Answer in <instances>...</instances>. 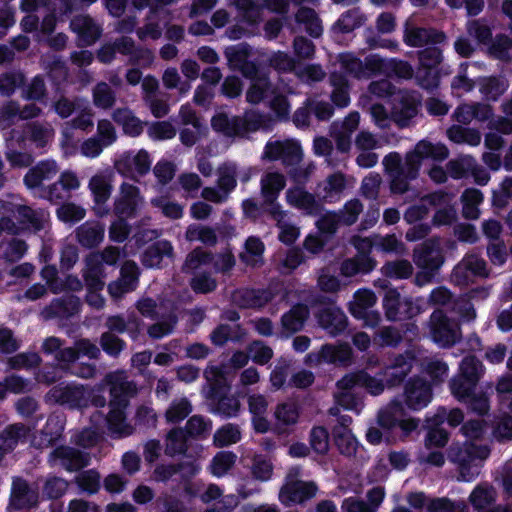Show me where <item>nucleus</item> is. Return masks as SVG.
Segmentation results:
<instances>
[{
    "label": "nucleus",
    "instance_id": "9b49d317",
    "mask_svg": "<svg viewBox=\"0 0 512 512\" xmlns=\"http://www.w3.org/2000/svg\"><path fill=\"white\" fill-rule=\"evenodd\" d=\"M40 502L38 487H32L22 477H15L12 481L9 506L16 511L37 508Z\"/></svg>",
    "mask_w": 512,
    "mask_h": 512
},
{
    "label": "nucleus",
    "instance_id": "39448f33",
    "mask_svg": "<svg viewBox=\"0 0 512 512\" xmlns=\"http://www.w3.org/2000/svg\"><path fill=\"white\" fill-rule=\"evenodd\" d=\"M263 116L257 110H247L242 116L229 117L226 113L215 114L211 119V127L215 132L227 137H244L250 132L259 130Z\"/></svg>",
    "mask_w": 512,
    "mask_h": 512
},
{
    "label": "nucleus",
    "instance_id": "a211bd4d",
    "mask_svg": "<svg viewBox=\"0 0 512 512\" xmlns=\"http://www.w3.org/2000/svg\"><path fill=\"white\" fill-rule=\"evenodd\" d=\"M58 172L55 160H42L31 167L23 178V182L29 189H40L43 181L51 180Z\"/></svg>",
    "mask_w": 512,
    "mask_h": 512
},
{
    "label": "nucleus",
    "instance_id": "c756f323",
    "mask_svg": "<svg viewBox=\"0 0 512 512\" xmlns=\"http://www.w3.org/2000/svg\"><path fill=\"white\" fill-rule=\"evenodd\" d=\"M496 490L489 484H479L471 492L469 501L475 510L485 512L496 501Z\"/></svg>",
    "mask_w": 512,
    "mask_h": 512
},
{
    "label": "nucleus",
    "instance_id": "72a5a7b5",
    "mask_svg": "<svg viewBox=\"0 0 512 512\" xmlns=\"http://www.w3.org/2000/svg\"><path fill=\"white\" fill-rule=\"evenodd\" d=\"M29 432L30 429L23 423L9 424L0 432V442L12 452L20 441L26 440Z\"/></svg>",
    "mask_w": 512,
    "mask_h": 512
},
{
    "label": "nucleus",
    "instance_id": "13d9d810",
    "mask_svg": "<svg viewBox=\"0 0 512 512\" xmlns=\"http://www.w3.org/2000/svg\"><path fill=\"white\" fill-rule=\"evenodd\" d=\"M309 443L311 448L321 455L329 450V432L324 426H314L310 431Z\"/></svg>",
    "mask_w": 512,
    "mask_h": 512
},
{
    "label": "nucleus",
    "instance_id": "4be33fe9",
    "mask_svg": "<svg viewBox=\"0 0 512 512\" xmlns=\"http://www.w3.org/2000/svg\"><path fill=\"white\" fill-rule=\"evenodd\" d=\"M310 311L306 304L296 303L281 316V325L285 332L294 334L301 331L309 318Z\"/></svg>",
    "mask_w": 512,
    "mask_h": 512
},
{
    "label": "nucleus",
    "instance_id": "a878e982",
    "mask_svg": "<svg viewBox=\"0 0 512 512\" xmlns=\"http://www.w3.org/2000/svg\"><path fill=\"white\" fill-rule=\"evenodd\" d=\"M105 421L109 435L114 439L128 437L134 432V427L127 421L126 410L109 409Z\"/></svg>",
    "mask_w": 512,
    "mask_h": 512
},
{
    "label": "nucleus",
    "instance_id": "f704fd0d",
    "mask_svg": "<svg viewBox=\"0 0 512 512\" xmlns=\"http://www.w3.org/2000/svg\"><path fill=\"white\" fill-rule=\"evenodd\" d=\"M188 439L189 437L183 428H172L166 436L165 454L170 457L186 454Z\"/></svg>",
    "mask_w": 512,
    "mask_h": 512
},
{
    "label": "nucleus",
    "instance_id": "4c0bfd02",
    "mask_svg": "<svg viewBox=\"0 0 512 512\" xmlns=\"http://www.w3.org/2000/svg\"><path fill=\"white\" fill-rule=\"evenodd\" d=\"M14 216L18 223L36 231L43 229V220L40 214L27 205H18L14 210Z\"/></svg>",
    "mask_w": 512,
    "mask_h": 512
},
{
    "label": "nucleus",
    "instance_id": "9d476101",
    "mask_svg": "<svg viewBox=\"0 0 512 512\" xmlns=\"http://www.w3.org/2000/svg\"><path fill=\"white\" fill-rule=\"evenodd\" d=\"M420 105L421 99L414 92L399 90L392 101L391 118L399 127H408L417 116Z\"/></svg>",
    "mask_w": 512,
    "mask_h": 512
},
{
    "label": "nucleus",
    "instance_id": "1a4fd4ad",
    "mask_svg": "<svg viewBox=\"0 0 512 512\" xmlns=\"http://www.w3.org/2000/svg\"><path fill=\"white\" fill-rule=\"evenodd\" d=\"M278 295L276 287H240L231 294L232 303L239 309L261 310Z\"/></svg>",
    "mask_w": 512,
    "mask_h": 512
},
{
    "label": "nucleus",
    "instance_id": "e2e57ef3",
    "mask_svg": "<svg viewBox=\"0 0 512 512\" xmlns=\"http://www.w3.org/2000/svg\"><path fill=\"white\" fill-rule=\"evenodd\" d=\"M183 429L189 438L195 439L205 436L209 432L211 429V422L206 421L201 415H193L187 420Z\"/></svg>",
    "mask_w": 512,
    "mask_h": 512
},
{
    "label": "nucleus",
    "instance_id": "7ed1b4c3",
    "mask_svg": "<svg viewBox=\"0 0 512 512\" xmlns=\"http://www.w3.org/2000/svg\"><path fill=\"white\" fill-rule=\"evenodd\" d=\"M383 289L382 306L388 321L412 320L427 310V302L423 297H402L397 288L392 287L387 280H380Z\"/></svg>",
    "mask_w": 512,
    "mask_h": 512
},
{
    "label": "nucleus",
    "instance_id": "052dcab7",
    "mask_svg": "<svg viewBox=\"0 0 512 512\" xmlns=\"http://www.w3.org/2000/svg\"><path fill=\"white\" fill-rule=\"evenodd\" d=\"M218 188L225 194L229 195L237 186V172L235 166H223L218 170Z\"/></svg>",
    "mask_w": 512,
    "mask_h": 512
},
{
    "label": "nucleus",
    "instance_id": "3c124183",
    "mask_svg": "<svg viewBox=\"0 0 512 512\" xmlns=\"http://www.w3.org/2000/svg\"><path fill=\"white\" fill-rule=\"evenodd\" d=\"M363 210L361 201L357 198L347 201L343 208L336 212L342 225L351 226L358 220Z\"/></svg>",
    "mask_w": 512,
    "mask_h": 512
},
{
    "label": "nucleus",
    "instance_id": "c03bdc74",
    "mask_svg": "<svg viewBox=\"0 0 512 512\" xmlns=\"http://www.w3.org/2000/svg\"><path fill=\"white\" fill-rule=\"evenodd\" d=\"M362 25V17L358 9L354 8L341 14L332 29L341 34H347Z\"/></svg>",
    "mask_w": 512,
    "mask_h": 512
},
{
    "label": "nucleus",
    "instance_id": "49530a36",
    "mask_svg": "<svg viewBox=\"0 0 512 512\" xmlns=\"http://www.w3.org/2000/svg\"><path fill=\"white\" fill-rule=\"evenodd\" d=\"M251 52V46L244 42L226 47L224 50V55L227 58L229 66L235 70L247 58L250 57Z\"/></svg>",
    "mask_w": 512,
    "mask_h": 512
},
{
    "label": "nucleus",
    "instance_id": "bf43d9fd",
    "mask_svg": "<svg viewBox=\"0 0 512 512\" xmlns=\"http://www.w3.org/2000/svg\"><path fill=\"white\" fill-rule=\"evenodd\" d=\"M241 433L238 426L227 424L219 428L214 435V442L218 447H227L239 442Z\"/></svg>",
    "mask_w": 512,
    "mask_h": 512
},
{
    "label": "nucleus",
    "instance_id": "cd10ccee",
    "mask_svg": "<svg viewBox=\"0 0 512 512\" xmlns=\"http://www.w3.org/2000/svg\"><path fill=\"white\" fill-rule=\"evenodd\" d=\"M84 283L88 291L87 302L96 307L101 308L103 306V299L99 292L103 290L105 283L101 279L100 267L95 266L89 268L84 274Z\"/></svg>",
    "mask_w": 512,
    "mask_h": 512
},
{
    "label": "nucleus",
    "instance_id": "6e6552de",
    "mask_svg": "<svg viewBox=\"0 0 512 512\" xmlns=\"http://www.w3.org/2000/svg\"><path fill=\"white\" fill-rule=\"evenodd\" d=\"M429 331L434 343L443 348L455 345L461 338L460 327L442 309H435L429 318Z\"/></svg>",
    "mask_w": 512,
    "mask_h": 512
},
{
    "label": "nucleus",
    "instance_id": "20e7f679",
    "mask_svg": "<svg viewBox=\"0 0 512 512\" xmlns=\"http://www.w3.org/2000/svg\"><path fill=\"white\" fill-rule=\"evenodd\" d=\"M488 455L487 447L471 441L462 444L452 443L447 451L449 461L457 465L461 480L466 482L474 480L479 475V463Z\"/></svg>",
    "mask_w": 512,
    "mask_h": 512
},
{
    "label": "nucleus",
    "instance_id": "09e8293b",
    "mask_svg": "<svg viewBox=\"0 0 512 512\" xmlns=\"http://www.w3.org/2000/svg\"><path fill=\"white\" fill-rule=\"evenodd\" d=\"M93 102L98 108L110 109L116 102L115 92L107 83L100 82L93 89Z\"/></svg>",
    "mask_w": 512,
    "mask_h": 512
},
{
    "label": "nucleus",
    "instance_id": "de8ad7c7",
    "mask_svg": "<svg viewBox=\"0 0 512 512\" xmlns=\"http://www.w3.org/2000/svg\"><path fill=\"white\" fill-rule=\"evenodd\" d=\"M99 343L102 350L108 356L114 358H117L127 347L126 342L122 338L111 332H103Z\"/></svg>",
    "mask_w": 512,
    "mask_h": 512
},
{
    "label": "nucleus",
    "instance_id": "79ce46f5",
    "mask_svg": "<svg viewBox=\"0 0 512 512\" xmlns=\"http://www.w3.org/2000/svg\"><path fill=\"white\" fill-rule=\"evenodd\" d=\"M75 482L81 491L96 494L101 487L100 473L96 469L84 470L76 476Z\"/></svg>",
    "mask_w": 512,
    "mask_h": 512
},
{
    "label": "nucleus",
    "instance_id": "423d86ee",
    "mask_svg": "<svg viewBox=\"0 0 512 512\" xmlns=\"http://www.w3.org/2000/svg\"><path fill=\"white\" fill-rule=\"evenodd\" d=\"M311 305L312 307H318L315 312L317 323L330 336L336 337L346 331L348 318L330 297L318 294L313 297Z\"/></svg>",
    "mask_w": 512,
    "mask_h": 512
},
{
    "label": "nucleus",
    "instance_id": "ddd939ff",
    "mask_svg": "<svg viewBox=\"0 0 512 512\" xmlns=\"http://www.w3.org/2000/svg\"><path fill=\"white\" fill-rule=\"evenodd\" d=\"M70 30L77 35V46L94 45L102 35V27L89 14L75 15L69 23Z\"/></svg>",
    "mask_w": 512,
    "mask_h": 512
},
{
    "label": "nucleus",
    "instance_id": "69168bd1",
    "mask_svg": "<svg viewBox=\"0 0 512 512\" xmlns=\"http://www.w3.org/2000/svg\"><path fill=\"white\" fill-rule=\"evenodd\" d=\"M190 287L196 294H208L217 288V281L208 272H202L191 278Z\"/></svg>",
    "mask_w": 512,
    "mask_h": 512
},
{
    "label": "nucleus",
    "instance_id": "864d4df0",
    "mask_svg": "<svg viewBox=\"0 0 512 512\" xmlns=\"http://www.w3.org/2000/svg\"><path fill=\"white\" fill-rule=\"evenodd\" d=\"M213 260V254L210 251L203 250L201 247H197L188 253L186 256L183 270L190 272L198 269L202 265H208Z\"/></svg>",
    "mask_w": 512,
    "mask_h": 512
},
{
    "label": "nucleus",
    "instance_id": "dca6fc26",
    "mask_svg": "<svg viewBox=\"0 0 512 512\" xmlns=\"http://www.w3.org/2000/svg\"><path fill=\"white\" fill-rule=\"evenodd\" d=\"M115 167L122 174H130L135 171L140 176H144L151 168L150 155L144 149H141L135 155L126 153L115 162Z\"/></svg>",
    "mask_w": 512,
    "mask_h": 512
},
{
    "label": "nucleus",
    "instance_id": "412c9836",
    "mask_svg": "<svg viewBox=\"0 0 512 512\" xmlns=\"http://www.w3.org/2000/svg\"><path fill=\"white\" fill-rule=\"evenodd\" d=\"M446 35L442 31L432 28L407 29L404 35V42L410 47H422L427 44H440L444 42Z\"/></svg>",
    "mask_w": 512,
    "mask_h": 512
},
{
    "label": "nucleus",
    "instance_id": "f3484780",
    "mask_svg": "<svg viewBox=\"0 0 512 512\" xmlns=\"http://www.w3.org/2000/svg\"><path fill=\"white\" fill-rule=\"evenodd\" d=\"M317 486L313 482L297 481L283 487L280 500L285 505L301 504L316 495Z\"/></svg>",
    "mask_w": 512,
    "mask_h": 512
},
{
    "label": "nucleus",
    "instance_id": "a18cd8bd",
    "mask_svg": "<svg viewBox=\"0 0 512 512\" xmlns=\"http://www.w3.org/2000/svg\"><path fill=\"white\" fill-rule=\"evenodd\" d=\"M268 64L279 73H290L296 70L299 62L287 52L277 51L269 57Z\"/></svg>",
    "mask_w": 512,
    "mask_h": 512
},
{
    "label": "nucleus",
    "instance_id": "ea45409f",
    "mask_svg": "<svg viewBox=\"0 0 512 512\" xmlns=\"http://www.w3.org/2000/svg\"><path fill=\"white\" fill-rule=\"evenodd\" d=\"M506 81L498 76L484 78L480 85V92L487 100L496 101L507 90Z\"/></svg>",
    "mask_w": 512,
    "mask_h": 512
},
{
    "label": "nucleus",
    "instance_id": "b1692460",
    "mask_svg": "<svg viewBox=\"0 0 512 512\" xmlns=\"http://www.w3.org/2000/svg\"><path fill=\"white\" fill-rule=\"evenodd\" d=\"M412 369L411 361L403 355L395 357L393 363L387 366L383 373V379L387 388L400 386Z\"/></svg>",
    "mask_w": 512,
    "mask_h": 512
},
{
    "label": "nucleus",
    "instance_id": "0eeeda50",
    "mask_svg": "<svg viewBox=\"0 0 512 512\" xmlns=\"http://www.w3.org/2000/svg\"><path fill=\"white\" fill-rule=\"evenodd\" d=\"M45 400L69 410H82L88 407L89 385L74 381L57 383L46 393Z\"/></svg>",
    "mask_w": 512,
    "mask_h": 512
},
{
    "label": "nucleus",
    "instance_id": "393cba45",
    "mask_svg": "<svg viewBox=\"0 0 512 512\" xmlns=\"http://www.w3.org/2000/svg\"><path fill=\"white\" fill-rule=\"evenodd\" d=\"M104 233V225L97 221H86L75 230L78 243L88 249L97 247L103 241Z\"/></svg>",
    "mask_w": 512,
    "mask_h": 512
},
{
    "label": "nucleus",
    "instance_id": "338daca9",
    "mask_svg": "<svg viewBox=\"0 0 512 512\" xmlns=\"http://www.w3.org/2000/svg\"><path fill=\"white\" fill-rule=\"evenodd\" d=\"M418 60V66L439 68L443 60L442 50L433 44L432 46H427L418 51Z\"/></svg>",
    "mask_w": 512,
    "mask_h": 512
},
{
    "label": "nucleus",
    "instance_id": "4d7b16f0",
    "mask_svg": "<svg viewBox=\"0 0 512 512\" xmlns=\"http://www.w3.org/2000/svg\"><path fill=\"white\" fill-rule=\"evenodd\" d=\"M41 362L42 359L36 352L18 353L8 359V365L13 370L36 368Z\"/></svg>",
    "mask_w": 512,
    "mask_h": 512
},
{
    "label": "nucleus",
    "instance_id": "37998d69",
    "mask_svg": "<svg viewBox=\"0 0 512 512\" xmlns=\"http://www.w3.org/2000/svg\"><path fill=\"white\" fill-rule=\"evenodd\" d=\"M57 218L66 224H76L86 216V210L72 202H62L56 210Z\"/></svg>",
    "mask_w": 512,
    "mask_h": 512
},
{
    "label": "nucleus",
    "instance_id": "680f3d73",
    "mask_svg": "<svg viewBox=\"0 0 512 512\" xmlns=\"http://www.w3.org/2000/svg\"><path fill=\"white\" fill-rule=\"evenodd\" d=\"M236 455L231 451L218 452L212 459V473L215 476H222L227 473L235 464Z\"/></svg>",
    "mask_w": 512,
    "mask_h": 512
},
{
    "label": "nucleus",
    "instance_id": "603ef678",
    "mask_svg": "<svg viewBox=\"0 0 512 512\" xmlns=\"http://www.w3.org/2000/svg\"><path fill=\"white\" fill-rule=\"evenodd\" d=\"M303 158V150L299 142L294 140L284 141L280 161L286 167L298 165Z\"/></svg>",
    "mask_w": 512,
    "mask_h": 512
},
{
    "label": "nucleus",
    "instance_id": "f257e3e1",
    "mask_svg": "<svg viewBox=\"0 0 512 512\" xmlns=\"http://www.w3.org/2000/svg\"><path fill=\"white\" fill-rule=\"evenodd\" d=\"M432 387L421 377L410 378L404 389V404L402 401L392 400L386 409L381 410L377 416L379 426L386 431L399 428L403 437L409 436L420 423L418 418L407 417L405 406L413 411H419L431 402Z\"/></svg>",
    "mask_w": 512,
    "mask_h": 512
},
{
    "label": "nucleus",
    "instance_id": "c9c22d12",
    "mask_svg": "<svg viewBox=\"0 0 512 512\" xmlns=\"http://www.w3.org/2000/svg\"><path fill=\"white\" fill-rule=\"evenodd\" d=\"M414 262L419 268L435 273L443 264V257L434 255L432 246L424 244L414 251Z\"/></svg>",
    "mask_w": 512,
    "mask_h": 512
},
{
    "label": "nucleus",
    "instance_id": "2eb2a0df",
    "mask_svg": "<svg viewBox=\"0 0 512 512\" xmlns=\"http://www.w3.org/2000/svg\"><path fill=\"white\" fill-rule=\"evenodd\" d=\"M141 202L140 189L133 184L123 183L120 187V197L114 203V213L118 217L133 219L137 216Z\"/></svg>",
    "mask_w": 512,
    "mask_h": 512
},
{
    "label": "nucleus",
    "instance_id": "5701e85b",
    "mask_svg": "<svg viewBox=\"0 0 512 512\" xmlns=\"http://www.w3.org/2000/svg\"><path fill=\"white\" fill-rule=\"evenodd\" d=\"M164 257H173V246L168 240H158L144 250L141 262L147 268H161Z\"/></svg>",
    "mask_w": 512,
    "mask_h": 512
},
{
    "label": "nucleus",
    "instance_id": "8fccbe9b",
    "mask_svg": "<svg viewBox=\"0 0 512 512\" xmlns=\"http://www.w3.org/2000/svg\"><path fill=\"white\" fill-rule=\"evenodd\" d=\"M428 512H469L468 505L463 501L454 502L449 498L432 499L427 505Z\"/></svg>",
    "mask_w": 512,
    "mask_h": 512
},
{
    "label": "nucleus",
    "instance_id": "774afa93",
    "mask_svg": "<svg viewBox=\"0 0 512 512\" xmlns=\"http://www.w3.org/2000/svg\"><path fill=\"white\" fill-rule=\"evenodd\" d=\"M389 189L391 194L394 195H403L410 190V182L414 179L409 178L408 173L405 172V169L400 171H396L395 173L389 175Z\"/></svg>",
    "mask_w": 512,
    "mask_h": 512
},
{
    "label": "nucleus",
    "instance_id": "7c9ffc66",
    "mask_svg": "<svg viewBox=\"0 0 512 512\" xmlns=\"http://www.w3.org/2000/svg\"><path fill=\"white\" fill-rule=\"evenodd\" d=\"M65 420L63 416L51 414L48 416L44 427L40 431V441L45 446L54 445L64 431Z\"/></svg>",
    "mask_w": 512,
    "mask_h": 512
},
{
    "label": "nucleus",
    "instance_id": "c85d7f7f",
    "mask_svg": "<svg viewBox=\"0 0 512 512\" xmlns=\"http://www.w3.org/2000/svg\"><path fill=\"white\" fill-rule=\"evenodd\" d=\"M285 185L286 179L284 175L279 172H270L264 175L261 179V193L265 203L276 201L280 192L285 188Z\"/></svg>",
    "mask_w": 512,
    "mask_h": 512
},
{
    "label": "nucleus",
    "instance_id": "bb28decb",
    "mask_svg": "<svg viewBox=\"0 0 512 512\" xmlns=\"http://www.w3.org/2000/svg\"><path fill=\"white\" fill-rule=\"evenodd\" d=\"M89 188L91 190L93 200L95 203V214L100 217L107 215L109 209L105 206V203L111 195V185L103 177L94 176L91 178L89 182Z\"/></svg>",
    "mask_w": 512,
    "mask_h": 512
},
{
    "label": "nucleus",
    "instance_id": "2f4dec72",
    "mask_svg": "<svg viewBox=\"0 0 512 512\" xmlns=\"http://www.w3.org/2000/svg\"><path fill=\"white\" fill-rule=\"evenodd\" d=\"M332 436L334 444L341 455L347 457L356 455L359 442L349 429L333 427Z\"/></svg>",
    "mask_w": 512,
    "mask_h": 512
},
{
    "label": "nucleus",
    "instance_id": "0e129e2a",
    "mask_svg": "<svg viewBox=\"0 0 512 512\" xmlns=\"http://www.w3.org/2000/svg\"><path fill=\"white\" fill-rule=\"evenodd\" d=\"M39 198L48 200L53 204H58L70 198L64 187L59 181H56L48 186H43L38 190Z\"/></svg>",
    "mask_w": 512,
    "mask_h": 512
},
{
    "label": "nucleus",
    "instance_id": "f03ea898",
    "mask_svg": "<svg viewBox=\"0 0 512 512\" xmlns=\"http://www.w3.org/2000/svg\"><path fill=\"white\" fill-rule=\"evenodd\" d=\"M484 371L482 361L475 355H468L461 360L457 374L449 381L451 394L478 416H484L490 410L487 392L476 391Z\"/></svg>",
    "mask_w": 512,
    "mask_h": 512
},
{
    "label": "nucleus",
    "instance_id": "5fc2aeb1",
    "mask_svg": "<svg viewBox=\"0 0 512 512\" xmlns=\"http://www.w3.org/2000/svg\"><path fill=\"white\" fill-rule=\"evenodd\" d=\"M383 274L388 278L407 279L413 273V267L407 260H396L384 264Z\"/></svg>",
    "mask_w": 512,
    "mask_h": 512
},
{
    "label": "nucleus",
    "instance_id": "473e14b6",
    "mask_svg": "<svg viewBox=\"0 0 512 512\" xmlns=\"http://www.w3.org/2000/svg\"><path fill=\"white\" fill-rule=\"evenodd\" d=\"M69 483L66 479L56 476L48 475L42 485L40 499L45 500H59L67 492Z\"/></svg>",
    "mask_w": 512,
    "mask_h": 512
},
{
    "label": "nucleus",
    "instance_id": "4468645a",
    "mask_svg": "<svg viewBox=\"0 0 512 512\" xmlns=\"http://www.w3.org/2000/svg\"><path fill=\"white\" fill-rule=\"evenodd\" d=\"M49 460L58 463L68 472L79 471L90 465V454L68 445L55 447L49 455Z\"/></svg>",
    "mask_w": 512,
    "mask_h": 512
},
{
    "label": "nucleus",
    "instance_id": "6ab92c4d",
    "mask_svg": "<svg viewBox=\"0 0 512 512\" xmlns=\"http://www.w3.org/2000/svg\"><path fill=\"white\" fill-rule=\"evenodd\" d=\"M80 303L77 297L54 298L41 312L46 320L60 318L68 319L79 312Z\"/></svg>",
    "mask_w": 512,
    "mask_h": 512
},
{
    "label": "nucleus",
    "instance_id": "f8f14e48",
    "mask_svg": "<svg viewBox=\"0 0 512 512\" xmlns=\"http://www.w3.org/2000/svg\"><path fill=\"white\" fill-rule=\"evenodd\" d=\"M140 269L133 260H127L120 268L119 278L108 284L107 290L114 300H120L125 294L133 292L139 285Z\"/></svg>",
    "mask_w": 512,
    "mask_h": 512
},
{
    "label": "nucleus",
    "instance_id": "58836bf2",
    "mask_svg": "<svg viewBox=\"0 0 512 512\" xmlns=\"http://www.w3.org/2000/svg\"><path fill=\"white\" fill-rule=\"evenodd\" d=\"M191 412V402L186 397H182L171 402L165 412V419L168 423L177 424L188 417Z\"/></svg>",
    "mask_w": 512,
    "mask_h": 512
},
{
    "label": "nucleus",
    "instance_id": "6e6d98bb",
    "mask_svg": "<svg viewBox=\"0 0 512 512\" xmlns=\"http://www.w3.org/2000/svg\"><path fill=\"white\" fill-rule=\"evenodd\" d=\"M25 80L21 72L10 71L0 74V95L10 97Z\"/></svg>",
    "mask_w": 512,
    "mask_h": 512
},
{
    "label": "nucleus",
    "instance_id": "a19ab883",
    "mask_svg": "<svg viewBox=\"0 0 512 512\" xmlns=\"http://www.w3.org/2000/svg\"><path fill=\"white\" fill-rule=\"evenodd\" d=\"M240 410V401L232 395H226L210 406V411L214 415L225 419L237 416Z\"/></svg>",
    "mask_w": 512,
    "mask_h": 512
},
{
    "label": "nucleus",
    "instance_id": "aec40b11",
    "mask_svg": "<svg viewBox=\"0 0 512 512\" xmlns=\"http://www.w3.org/2000/svg\"><path fill=\"white\" fill-rule=\"evenodd\" d=\"M197 473L198 467L193 462L159 464L153 471V479L157 482L166 483L176 474H181L183 478H191Z\"/></svg>",
    "mask_w": 512,
    "mask_h": 512
},
{
    "label": "nucleus",
    "instance_id": "e433bc0d",
    "mask_svg": "<svg viewBox=\"0 0 512 512\" xmlns=\"http://www.w3.org/2000/svg\"><path fill=\"white\" fill-rule=\"evenodd\" d=\"M414 78L419 87L432 91L438 88L440 84V71L437 67L418 66Z\"/></svg>",
    "mask_w": 512,
    "mask_h": 512
}]
</instances>
